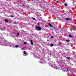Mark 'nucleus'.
<instances>
[{
	"mask_svg": "<svg viewBox=\"0 0 76 76\" xmlns=\"http://www.w3.org/2000/svg\"><path fill=\"white\" fill-rule=\"evenodd\" d=\"M2 45H4V46H9V47H11L12 46V43L9 42H2V43H0Z\"/></svg>",
	"mask_w": 76,
	"mask_h": 76,
	"instance_id": "1",
	"label": "nucleus"
},
{
	"mask_svg": "<svg viewBox=\"0 0 76 76\" xmlns=\"http://www.w3.org/2000/svg\"><path fill=\"white\" fill-rule=\"evenodd\" d=\"M23 55L24 56H26L28 55V53H26L25 51H23Z\"/></svg>",
	"mask_w": 76,
	"mask_h": 76,
	"instance_id": "2",
	"label": "nucleus"
},
{
	"mask_svg": "<svg viewBox=\"0 0 76 76\" xmlns=\"http://www.w3.org/2000/svg\"><path fill=\"white\" fill-rule=\"evenodd\" d=\"M36 28L37 29H38V30H41V28L39 26H37L36 27Z\"/></svg>",
	"mask_w": 76,
	"mask_h": 76,
	"instance_id": "3",
	"label": "nucleus"
},
{
	"mask_svg": "<svg viewBox=\"0 0 76 76\" xmlns=\"http://www.w3.org/2000/svg\"><path fill=\"white\" fill-rule=\"evenodd\" d=\"M65 19L66 20H72V19L70 18H65Z\"/></svg>",
	"mask_w": 76,
	"mask_h": 76,
	"instance_id": "4",
	"label": "nucleus"
},
{
	"mask_svg": "<svg viewBox=\"0 0 76 76\" xmlns=\"http://www.w3.org/2000/svg\"><path fill=\"white\" fill-rule=\"evenodd\" d=\"M33 40H31V41H30V43H31V45H33V42H32Z\"/></svg>",
	"mask_w": 76,
	"mask_h": 76,
	"instance_id": "5",
	"label": "nucleus"
},
{
	"mask_svg": "<svg viewBox=\"0 0 76 76\" xmlns=\"http://www.w3.org/2000/svg\"><path fill=\"white\" fill-rule=\"evenodd\" d=\"M48 25H49V26H50V27H53V26L51 25V24L50 23H49Z\"/></svg>",
	"mask_w": 76,
	"mask_h": 76,
	"instance_id": "6",
	"label": "nucleus"
},
{
	"mask_svg": "<svg viewBox=\"0 0 76 76\" xmlns=\"http://www.w3.org/2000/svg\"><path fill=\"white\" fill-rule=\"evenodd\" d=\"M15 48H18V47H19V46H18V45H16L15 46Z\"/></svg>",
	"mask_w": 76,
	"mask_h": 76,
	"instance_id": "7",
	"label": "nucleus"
},
{
	"mask_svg": "<svg viewBox=\"0 0 76 76\" xmlns=\"http://www.w3.org/2000/svg\"><path fill=\"white\" fill-rule=\"evenodd\" d=\"M64 6H65L66 7L67 6V4H66V3H65L64 4Z\"/></svg>",
	"mask_w": 76,
	"mask_h": 76,
	"instance_id": "8",
	"label": "nucleus"
},
{
	"mask_svg": "<svg viewBox=\"0 0 76 76\" xmlns=\"http://www.w3.org/2000/svg\"><path fill=\"white\" fill-rule=\"evenodd\" d=\"M50 45L51 47H53V44H50Z\"/></svg>",
	"mask_w": 76,
	"mask_h": 76,
	"instance_id": "9",
	"label": "nucleus"
},
{
	"mask_svg": "<svg viewBox=\"0 0 76 76\" xmlns=\"http://www.w3.org/2000/svg\"><path fill=\"white\" fill-rule=\"evenodd\" d=\"M5 22H8V20L7 19H5Z\"/></svg>",
	"mask_w": 76,
	"mask_h": 76,
	"instance_id": "10",
	"label": "nucleus"
},
{
	"mask_svg": "<svg viewBox=\"0 0 76 76\" xmlns=\"http://www.w3.org/2000/svg\"><path fill=\"white\" fill-rule=\"evenodd\" d=\"M66 42H69V41H70V40H66Z\"/></svg>",
	"mask_w": 76,
	"mask_h": 76,
	"instance_id": "11",
	"label": "nucleus"
},
{
	"mask_svg": "<svg viewBox=\"0 0 76 76\" xmlns=\"http://www.w3.org/2000/svg\"><path fill=\"white\" fill-rule=\"evenodd\" d=\"M69 37H72V35H69Z\"/></svg>",
	"mask_w": 76,
	"mask_h": 76,
	"instance_id": "12",
	"label": "nucleus"
},
{
	"mask_svg": "<svg viewBox=\"0 0 76 76\" xmlns=\"http://www.w3.org/2000/svg\"><path fill=\"white\" fill-rule=\"evenodd\" d=\"M24 44H26V42H24L23 43Z\"/></svg>",
	"mask_w": 76,
	"mask_h": 76,
	"instance_id": "13",
	"label": "nucleus"
},
{
	"mask_svg": "<svg viewBox=\"0 0 76 76\" xmlns=\"http://www.w3.org/2000/svg\"><path fill=\"white\" fill-rule=\"evenodd\" d=\"M10 17H11L12 18H13V15H11L10 16Z\"/></svg>",
	"mask_w": 76,
	"mask_h": 76,
	"instance_id": "14",
	"label": "nucleus"
},
{
	"mask_svg": "<svg viewBox=\"0 0 76 76\" xmlns=\"http://www.w3.org/2000/svg\"><path fill=\"white\" fill-rule=\"evenodd\" d=\"M17 35H19V34L18 33H17Z\"/></svg>",
	"mask_w": 76,
	"mask_h": 76,
	"instance_id": "15",
	"label": "nucleus"
},
{
	"mask_svg": "<svg viewBox=\"0 0 76 76\" xmlns=\"http://www.w3.org/2000/svg\"><path fill=\"white\" fill-rule=\"evenodd\" d=\"M51 38H54V37H53V36H51Z\"/></svg>",
	"mask_w": 76,
	"mask_h": 76,
	"instance_id": "16",
	"label": "nucleus"
},
{
	"mask_svg": "<svg viewBox=\"0 0 76 76\" xmlns=\"http://www.w3.org/2000/svg\"><path fill=\"white\" fill-rule=\"evenodd\" d=\"M73 54H75V53H76L75 52H73Z\"/></svg>",
	"mask_w": 76,
	"mask_h": 76,
	"instance_id": "17",
	"label": "nucleus"
},
{
	"mask_svg": "<svg viewBox=\"0 0 76 76\" xmlns=\"http://www.w3.org/2000/svg\"><path fill=\"white\" fill-rule=\"evenodd\" d=\"M67 58V59H68V60H69V57H67V58Z\"/></svg>",
	"mask_w": 76,
	"mask_h": 76,
	"instance_id": "18",
	"label": "nucleus"
},
{
	"mask_svg": "<svg viewBox=\"0 0 76 76\" xmlns=\"http://www.w3.org/2000/svg\"><path fill=\"white\" fill-rule=\"evenodd\" d=\"M44 3V1L42 2V4H44V3Z\"/></svg>",
	"mask_w": 76,
	"mask_h": 76,
	"instance_id": "19",
	"label": "nucleus"
},
{
	"mask_svg": "<svg viewBox=\"0 0 76 76\" xmlns=\"http://www.w3.org/2000/svg\"><path fill=\"white\" fill-rule=\"evenodd\" d=\"M56 3H59V2L58 1H56Z\"/></svg>",
	"mask_w": 76,
	"mask_h": 76,
	"instance_id": "20",
	"label": "nucleus"
},
{
	"mask_svg": "<svg viewBox=\"0 0 76 76\" xmlns=\"http://www.w3.org/2000/svg\"><path fill=\"white\" fill-rule=\"evenodd\" d=\"M33 19H34V20L35 19V18H32Z\"/></svg>",
	"mask_w": 76,
	"mask_h": 76,
	"instance_id": "21",
	"label": "nucleus"
},
{
	"mask_svg": "<svg viewBox=\"0 0 76 76\" xmlns=\"http://www.w3.org/2000/svg\"><path fill=\"white\" fill-rule=\"evenodd\" d=\"M22 6H25V5L23 4V5H22Z\"/></svg>",
	"mask_w": 76,
	"mask_h": 76,
	"instance_id": "22",
	"label": "nucleus"
},
{
	"mask_svg": "<svg viewBox=\"0 0 76 76\" xmlns=\"http://www.w3.org/2000/svg\"><path fill=\"white\" fill-rule=\"evenodd\" d=\"M69 71V69H67V71Z\"/></svg>",
	"mask_w": 76,
	"mask_h": 76,
	"instance_id": "23",
	"label": "nucleus"
},
{
	"mask_svg": "<svg viewBox=\"0 0 76 76\" xmlns=\"http://www.w3.org/2000/svg\"><path fill=\"white\" fill-rule=\"evenodd\" d=\"M50 56H51V53L50 54Z\"/></svg>",
	"mask_w": 76,
	"mask_h": 76,
	"instance_id": "24",
	"label": "nucleus"
},
{
	"mask_svg": "<svg viewBox=\"0 0 76 76\" xmlns=\"http://www.w3.org/2000/svg\"><path fill=\"white\" fill-rule=\"evenodd\" d=\"M48 41H49V40H47Z\"/></svg>",
	"mask_w": 76,
	"mask_h": 76,
	"instance_id": "25",
	"label": "nucleus"
},
{
	"mask_svg": "<svg viewBox=\"0 0 76 76\" xmlns=\"http://www.w3.org/2000/svg\"><path fill=\"white\" fill-rule=\"evenodd\" d=\"M21 49H22V50H23V49H22V48H21Z\"/></svg>",
	"mask_w": 76,
	"mask_h": 76,
	"instance_id": "26",
	"label": "nucleus"
},
{
	"mask_svg": "<svg viewBox=\"0 0 76 76\" xmlns=\"http://www.w3.org/2000/svg\"><path fill=\"white\" fill-rule=\"evenodd\" d=\"M74 29H76V28H74Z\"/></svg>",
	"mask_w": 76,
	"mask_h": 76,
	"instance_id": "27",
	"label": "nucleus"
},
{
	"mask_svg": "<svg viewBox=\"0 0 76 76\" xmlns=\"http://www.w3.org/2000/svg\"><path fill=\"white\" fill-rule=\"evenodd\" d=\"M49 66H50V64H49Z\"/></svg>",
	"mask_w": 76,
	"mask_h": 76,
	"instance_id": "28",
	"label": "nucleus"
}]
</instances>
